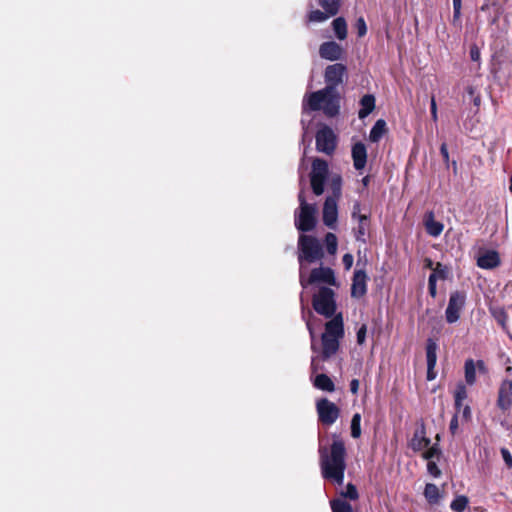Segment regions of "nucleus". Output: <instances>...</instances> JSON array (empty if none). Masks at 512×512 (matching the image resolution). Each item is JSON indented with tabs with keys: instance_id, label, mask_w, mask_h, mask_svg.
I'll use <instances>...</instances> for the list:
<instances>
[{
	"instance_id": "51",
	"label": "nucleus",
	"mask_w": 512,
	"mask_h": 512,
	"mask_svg": "<svg viewBox=\"0 0 512 512\" xmlns=\"http://www.w3.org/2000/svg\"><path fill=\"white\" fill-rule=\"evenodd\" d=\"M306 326H307V329H308V331H309V333H310V337H311V341H312L311 349H312L313 351H316V346H315V343H314V341H315V333H314V330H313L312 324H311V322H310V320H309V319H308V320H306Z\"/></svg>"
},
{
	"instance_id": "32",
	"label": "nucleus",
	"mask_w": 512,
	"mask_h": 512,
	"mask_svg": "<svg viewBox=\"0 0 512 512\" xmlns=\"http://www.w3.org/2000/svg\"><path fill=\"white\" fill-rule=\"evenodd\" d=\"M359 493L356 488V486L353 483H348L344 490L340 492V498L339 499H349L352 501L358 500Z\"/></svg>"
},
{
	"instance_id": "49",
	"label": "nucleus",
	"mask_w": 512,
	"mask_h": 512,
	"mask_svg": "<svg viewBox=\"0 0 512 512\" xmlns=\"http://www.w3.org/2000/svg\"><path fill=\"white\" fill-rule=\"evenodd\" d=\"M449 431L452 435H455L458 431V415L455 414L449 424Z\"/></svg>"
},
{
	"instance_id": "45",
	"label": "nucleus",
	"mask_w": 512,
	"mask_h": 512,
	"mask_svg": "<svg viewBox=\"0 0 512 512\" xmlns=\"http://www.w3.org/2000/svg\"><path fill=\"white\" fill-rule=\"evenodd\" d=\"M500 452H501L503 461L505 462L507 467L511 468L512 467V454L510 453V451L507 448H501Z\"/></svg>"
},
{
	"instance_id": "2",
	"label": "nucleus",
	"mask_w": 512,
	"mask_h": 512,
	"mask_svg": "<svg viewBox=\"0 0 512 512\" xmlns=\"http://www.w3.org/2000/svg\"><path fill=\"white\" fill-rule=\"evenodd\" d=\"M319 465L324 480L341 486L344 483L346 464V447L344 441L337 435H333V441L329 447L319 446Z\"/></svg>"
},
{
	"instance_id": "6",
	"label": "nucleus",
	"mask_w": 512,
	"mask_h": 512,
	"mask_svg": "<svg viewBox=\"0 0 512 512\" xmlns=\"http://www.w3.org/2000/svg\"><path fill=\"white\" fill-rule=\"evenodd\" d=\"M314 310L327 318L332 317L336 311L335 294L331 288L320 287L318 292L313 296Z\"/></svg>"
},
{
	"instance_id": "35",
	"label": "nucleus",
	"mask_w": 512,
	"mask_h": 512,
	"mask_svg": "<svg viewBox=\"0 0 512 512\" xmlns=\"http://www.w3.org/2000/svg\"><path fill=\"white\" fill-rule=\"evenodd\" d=\"M325 244L329 254L334 255L337 251V237L335 234L329 232L325 236Z\"/></svg>"
},
{
	"instance_id": "36",
	"label": "nucleus",
	"mask_w": 512,
	"mask_h": 512,
	"mask_svg": "<svg viewBox=\"0 0 512 512\" xmlns=\"http://www.w3.org/2000/svg\"><path fill=\"white\" fill-rule=\"evenodd\" d=\"M361 415L355 413L351 419V436L353 438H359L361 435Z\"/></svg>"
},
{
	"instance_id": "18",
	"label": "nucleus",
	"mask_w": 512,
	"mask_h": 512,
	"mask_svg": "<svg viewBox=\"0 0 512 512\" xmlns=\"http://www.w3.org/2000/svg\"><path fill=\"white\" fill-rule=\"evenodd\" d=\"M352 159L354 168L361 171L365 168L367 163V149L364 143L357 142L352 146Z\"/></svg>"
},
{
	"instance_id": "21",
	"label": "nucleus",
	"mask_w": 512,
	"mask_h": 512,
	"mask_svg": "<svg viewBox=\"0 0 512 512\" xmlns=\"http://www.w3.org/2000/svg\"><path fill=\"white\" fill-rule=\"evenodd\" d=\"M358 225L353 229L355 239L359 242H366V235L369 229V216H363L360 220L357 221Z\"/></svg>"
},
{
	"instance_id": "10",
	"label": "nucleus",
	"mask_w": 512,
	"mask_h": 512,
	"mask_svg": "<svg viewBox=\"0 0 512 512\" xmlns=\"http://www.w3.org/2000/svg\"><path fill=\"white\" fill-rule=\"evenodd\" d=\"M466 297L464 293L455 291L451 293L445 310L446 321L450 324L455 323L460 318V312L464 308Z\"/></svg>"
},
{
	"instance_id": "42",
	"label": "nucleus",
	"mask_w": 512,
	"mask_h": 512,
	"mask_svg": "<svg viewBox=\"0 0 512 512\" xmlns=\"http://www.w3.org/2000/svg\"><path fill=\"white\" fill-rule=\"evenodd\" d=\"M355 26H356L357 34L359 37H363L366 35L367 26H366V22L363 17H360L357 19Z\"/></svg>"
},
{
	"instance_id": "15",
	"label": "nucleus",
	"mask_w": 512,
	"mask_h": 512,
	"mask_svg": "<svg viewBox=\"0 0 512 512\" xmlns=\"http://www.w3.org/2000/svg\"><path fill=\"white\" fill-rule=\"evenodd\" d=\"M319 55L322 59L337 61L343 58L344 49L335 41H327L320 45Z\"/></svg>"
},
{
	"instance_id": "37",
	"label": "nucleus",
	"mask_w": 512,
	"mask_h": 512,
	"mask_svg": "<svg viewBox=\"0 0 512 512\" xmlns=\"http://www.w3.org/2000/svg\"><path fill=\"white\" fill-rule=\"evenodd\" d=\"M441 450L437 445H433L423 453V458L427 461H432L434 458H439Z\"/></svg>"
},
{
	"instance_id": "23",
	"label": "nucleus",
	"mask_w": 512,
	"mask_h": 512,
	"mask_svg": "<svg viewBox=\"0 0 512 512\" xmlns=\"http://www.w3.org/2000/svg\"><path fill=\"white\" fill-rule=\"evenodd\" d=\"M334 16L335 14H330V12H327L325 10L321 11L318 9L311 8L307 13L306 21L307 23H323Z\"/></svg>"
},
{
	"instance_id": "3",
	"label": "nucleus",
	"mask_w": 512,
	"mask_h": 512,
	"mask_svg": "<svg viewBox=\"0 0 512 512\" xmlns=\"http://www.w3.org/2000/svg\"><path fill=\"white\" fill-rule=\"evenodd\" d=\"M344 336V324L341 314L335 315L325 324V332L322 334V360H328L339 350V342Z\"/></svg>"
},
{
	"instance_id": "25",
	"label": "nucleus",
	"mask_w": 512,
	"mask_h": 512,
	"mask_svg": "<svg viewBox=\"0 0 512 512\" xmlns=\"http://www.w3.org/2000/svg\"><path fill=\"white\" fill-rule=\"evenodd\" d=\"M313 385L315 388L322 390V391L333 392L335 390V385H334L333 381L331 380V378L323 373L318 374L315 377V379L313 381Z\"/></svg>"
},
{
	"instance_id": "19",
	"label": "nucleus",
	"mask_w": 512,
	"mask_h": 512,
	"mask_svg": "<svg viewBox=\"0 0 512 512\" xmlns=\"http://www.w3.org/2000/svg\"><path fill=\"white\" fill-rule=\"evenodd\" d=\"M499 253L495 250H487L477 258V266L482 269H494L500 265Z\"/></svg>"
},
{
	"instance_id": "7",
	"label": "nucleus",
	"mask_w": 512,
	"mask_h": 512,
	"mask_svg": "<svg viewBox=\"0 0 512 512\" xmlns=\"http://www.w3.org/2000/svg\"><path fill=\"white\" fill-rule=\"evenodd\" d=\"M305 271L299 270V281L303 289L312 284H328L336 285V278L334 271L330 267L314 268L309 277H305Z\"/></svg>"
},
{
	"instance_id": "50",
	"label": "nucleus",
	"mask_w": 512,
	"mask_h": 512,
	"mask_svg": "<svg viewBox=\"0 0 512 512\" xmlns=\"http://www.w3.org/2000/svg\"><path fill=\"white\" fill-rule=\"evenodd\" d=\"M456 414L458 415L459 413L462 414V417L465 419V420H469L471 418V409H470V406L469 405H462V408L460 411L456 410Z\"/></svg>"
},
{
	"instance_id": "27",
	"label": "nucleus",
	"mask_w": 512,
	"mask_h": 512,
	"mask_svg": "<svg viewBox=\"0 0 512 512\" xmlns=\"http://www.w3.org/2000/svg\"><path fill=\"white\" fill-rule=\"evenodd\" d=\"M332 28L335 36L339 40H345L347 37V23L343 17H337L332 22Z\"/></svg>"
},
{
	"instance_id": "59",
	"label": "nucleus",
	"mask_w": 512,
	"mask_h": 512,
	"mask_svg": "<svg viewBox=\"0 0 512 512\" xmlns=\"http://www.w3.org/2000/svg\"><path fill=\"white\" fill-rule=\"evenodd\" d=\"M315 358L313 357L312 360H311V367H312V370L313 371H316L317 370V367L315 366Z\"/></svg>"
},
{
	"instance_id": "5",
	"label": "nucleus",
	"mask_w": 512,
	"mask_h": 512,
	"mask_svg": "<svg viewBox=\"0 0 512 512\" xmlns=\"http://www.w3.org/2000/svg\"><path fill=\"white\" fill-rule=\"evenodd\" d=\"M300 203L299 211L295 212V225L299 231L308 232L316 225V206L306 202L304 192L301 190L298 195Z\"/></svg>"
},
{
	"instance_id": "38",
	"label": "nucleus",
	"mask_w": 512,
	"mask_h": 512,
	"mask_svg": "<svg viewBox=\"0 0 512 512\" xmlns=\"http://www.w3.org/2000/svg\"><path fill=\"white\" fill-rule=\"evenodd\" d=\"M436 283H437V273H436V271H433L428 278V290H429V294L433 298H435L437 295Z\"/></svg>"
},
{
	"instance_id": "58",
	"label": "nucleus",
	"mask_w": 512,
	"mask_h": 512,
	"mask_svg": "<svg viewBox=\"0 0 512 512\" xmlns=\"http://www.w3.org/2000/svg\"><path fill=\"white\" fill-rule=\"evenodd\" d=\"M300 301H301V304H302V316L303 318H305V313H304V300H303V295L301 294V297H300Z\"/></svg>"
},
{
	"instance_id": "11",
	"label": "nucleus",
	"mask_w": 512,
	"mask_h": 512,
	"mask_svg": "<svg viewBox=\"0 0 512 512\" xmlns=\"http://www.w3.org/2000/svg\"><path fill=\"white\" fill-rule=\"evenodd\" d=\"M316 148L319 152L330 155L336 148V136L327 126L321 128L316 134Z\"/></svg>"
},
{
	"instance_id": "62",
	"label": "nucleus",
	"mask_w": 512,
	"mask_h": 512,
	"mask_svg": "<svg viewBox=\"0 0 512 512\" xmlns=\"http://www.w3.org/2000/svg\"><path fill=\"white\" fill-rule=\"evenodd\" d=\"M428 266L431 267L432 266V262L429 260L428 262Z\"/></svg>"
},
{
	"instance_id": "33",
	"label": "nucleus",
	"mask_w": 512,
	"mask_h": 512,
	"mask_svg": "<svg viewBox=\"0 0 512 512\" xmlns=\"http://www.w3.org/2000/svg\"><path fill=\"white\" fill-rule=\"evenodd\" d=\"M469 499L465 495H459L453 499L450 508L454 512H463L468 506Z\"/></svg>"
},
{
	"instance_id": "9",
	"label": "nucleus",
	"mask_w": 512,
	"mask_h": 512,
	"mask_svg": "<svg viewBox=\"0 0 512 512\" xmlns=\"http://www.w3.org/2000/svg\"><path fill=\"white\" fill-rule=\"evenodd\" d=\"M316 410L319 421L326 426L334 424L340 416L338 406L327 398L317 400Z\"/></svg>"
},
{
	"instance_id": "55",
	"label": "nucleus",
	"mask_w": 512,
	"mask_h": 512,
	"mask_svg": "<svg viewBox=\"0 0 512 512\" xmlns=\"http://www.w3.org/2000/svg\"><path fill=\"white\" fill-rule=\"evenodd\" d=\"M496 319L498 321V323H500L503 327L505 326V323H506V319H507V316H506V313L504 311H501L497 316H496Z\"/></svg>"
},
{
	"instance_id": "1",
	"label": "nucleus",
	"mask_w": 512,
	"mask_h": 512,
	"mask_svg": "<svg viewBox=\"0 0 512 512\" xmlns=\"http://www.w3.org/2000/svg\"><path fill=\"white\" fill-rule=\"evenodd\" d=\"M346 70V66L341 63L327 66L324 74L326 87L304 97L302 113L306 114L322 109L327 116H335L339 110L335 89L343 82Z\"/></svg>"
},
{
	"instance_id": "54",
	"label": "nucleus",
	"mask_w": 512,
	"mask_h": 512,
	"mask_svg": "<svg viewBox=\"0 0 512 512\" xmlns=\"http://www.w3.org/2000/svg\"><path fill=\"white\" fill-rule=\"evenodd\" d=\"M434 271H436V273H437V279L445 278V276H446L445 269L442 267V265L440 263L437 264V267L434 269Z\"/></svg>"
},
{
	"instance_id": "13",
	"label": "nucleus",
	"mask_w": 512,
	"mask_h": 512,
	"mask_svg": "<svg viewBox=\"0 0 512 512\" xmlns=\"http://www.w3.org/2000/svg\"><path fill=\"white\" fill-rule=\"evenodd\" d=\"M476 372L481 374L487 373V367L483 360L467 359L464 363V376L467 385H474L476 383Z\"/></svg>"
},
{
	"instance_id": "20",
	"label": "nucleus",
	"mask_w": 512,
	"mask_h": 512,
	"mask_svg": "<svg viewBox=\"0 0 512 512\" xmlns=\"http://www.w3.org/2000/svg\"><path fill=\"white\" fill-rule=\"evenodd\" d=\"M423 222L426 232L432 237H438L444 229V225L435 220L433 211L425 213Z\"/></svg>"
},
{
	"instance_id": "44",
	"label": "nucleus",
	"mask_w": 512,
	"mask_h": 512,
	"mask_svg": "<svg viewBox=\"0 0 512 512\" xmlns=\"http://www.w3.org/2000/svg\"><path fill=\"white\" fill-rule=\"evenodd\" d=\"M366 333H367V327L365 324H363L357 331L356 337H357V343L359 345L364 344L366 340Z\"/></svg>"
},
{
	"instance_id": "53",
	"label": "nucleus",
	"mask_w": 512,
	"mask_h": 512,
	"mask_svg": "<svg viewBox=\"0 0 512 512\" xmlns=\"http://www.w3.org/2000/svg\"><path fill=\"white\" fill-rule=\"evenodd\" d=\"M359 389V380L358 379H352L350 382V391L353 394H357Z\"/></svg>"
},
{
	"instance_id": "47",
	"label": "nucleus",
	"mask_w": 512,
	"mask_h": 512,
	"mask_svg": "<svg viewBox=\"0 0 512 512\" xmlns=\"http://www.w3.org/2000/svg\"><path fill=\"white\" fill-rule=\"evenodd\" d=\"M470 58L475 62L480 61V49L475 44L470 47Z\"/></svg>"
},
{
	"instance_id": "16",
	"label": "nucleus",
	"mask_w": 512,
	"mask_h": 512,
	"mask_svg": "<svg viewBox=\"0 0 512 512\" xmlns=\"http://www.w3.org/2000/svg\"><path fill=\"white\" fill-rule=\"evenodd\" d=\"M367 280L368 276L364 270H356L353 275L351 285V297L361 298L367 292Z\"/></svg>"
},
{
	"instance_id": "60",
	"label": "nucleus",
	"mask_w": 512,
	"mask_h": 512,
	"mask_svg": "<svg viewBox=\"0 0 512 512\" xmlns=\"http://www.w3.org/2000/svg\"><path fill=\"white\" fill-rule=\"evenodd\" d=\"M368 182H369V177L368 176L364 177L363 184L366 186V185H368Z\"/></svg>"
},
{
	"instance_id": "14",
	"label": "nucleus",
	"mask_w": 512,
	"mask_h": 512,
	"mask_svg": "<svg viewBox=\"0 0 512 512\" xmlns=\"http://www.w3.org/2000/svg\"><path fill=\"white\" fill-rule=\"evenodd\" d=\"M497 407L506 412L512 407V380L505 379L498 389Z\"/></svg>"
},
{
	"instance_id": "48",
	"label": "nucleus",
	"mask_w": 512,
	"mask_h": 512,
	"mask_svg": "<svg viewBox=\"0 0 512 512\" xmlns=\"http://www.w3.org/2000/svg\"><path fill=\"white\" fill-rule=\"evenodd\" d=\"M353 255L350 253H346L343 255L342 262L346 270H349L353 265Z\"/></svg>"
},
{
	"instance_id": "34",
	"label": "nucleus",
	"mask_w": 512,
	"mask_h": 512,
	"mask_svg": "<svg viewBox=\"0 0 512 512\" xmlns=\"http://www.w3.org/2000/svg\"><path fill=\"white\" fill-rule=\"evenodd\" d=\"M330 188L332 191V195L327 198H335L339 200L341 196V188H342V179L339 175L333 176L330 182Z\"/></svg>"
},
{
	"instance_id": "28",
	"label": "nucleus",
	"mask_w": 512,
	"mask_h": 512,
	"mask_svg": "<svg viewBox=\"0 0 512 512\" xmlns=\"http://www.w3.org/2000/svg\"><path fill=\"white\" fill-rule=\"evenodd\" d=\"M468 393L464 383L459 382L454 391L455 409L460 411Z\"/></svg>"
},
{
	"instance_id": "56",
	"label": "nucleus",
	"mask_w": 512,
	"mask_h": 512,
	"mask_svg": "<svg viewBox=\"0 0 512 512\" xmlns=\"http://www.w3.org/2000/svg\"><path fill=\"white\" fill-rule=\"evenodd\" d=\"M435 368H430V366H427V380L431 381L436 378V373L434 372Z\"/></svg>"
},
{
	"instance_id": "46",
	"label": "nucleus",
	"mask_w": 512,
	"mask_h": 512,
	"mask_svg": "<svg viewBox=\"0 0 512 512\" xmlns=\"http://www.w3.org/2000/svg\"><path fill=\"white\" fill-rule=\"evenodd\" d=\"M430 112H431L432 120L434 122H437V120H438V112H437V104H436V100H435L434 96L431 98Z\"/></svg>"
},
{
	"instance_id": "4",
	"label": "nucleus",
	"mask_w": 512,
	"mask_h": 512,
	"mask_svg": "<svg viewBox=\"0 0 512 512\" xmlns=\"http://www.w3.org/2000/svg\"><path fill=\"white\" fill-rule=\"evenodd\" d=\"M299 248V270L305 271V263H314L321 260L323 257V251L320 242L313 236L300 235L298 240Z\"/></svg>"
},
{
	"instance_id": "8",
	"label": "nucleus",
	"mask_w": 512,
	"mask_h": 512,
	"mask_svg": "<svg viewBox=\"0 0 512 512\" xmlns=\"http://www.w3.org/2000/svg\"><path fill=\"white\" fill-rule=\"evenodd\" d=\"M328 177V164L325 160L316 158L312 163L310 182L313 193L317 196L324 192V185Z\"/></svg>"
},
{
	"instance_id": "30",
	"label": "nucleus",
	"mask_w": 512,
	"mask_h": 512,
	"mask_svg": "<svg viewBox=\"0 0 512 512\" xmlns=\"http://www.w3.org/2000/svg\"><path fill=\"white\" fill-rule=\"evenodd\" d=\"M330 507L332 512H353L352 506L344 499H332Z\"/></svg>"
},
{
	"instance_id": "61",
	"label": "nucleus",
	"mask_w": 512,
	"mask_h": 512,
	"mask_svg": "<svg viewBox=\"0 0 512 512\" xmlns=\"http://www.w3.org/2000/svg\"><path fill=\"white\" fill-rule=\"evenodd\" d=\"M509 190H510V192L512 193V175H511V178H510V186H509Z\"/></svg>"
},
{
	"instance_id": "24",
	"label": "nucleus",
	"mask_w": 512,
	"mask_h": 512,
	"mask_svg": "<svg viewBox=\"0 0 512 512\" xmlns=\"http://www.w3.org/2000/svg\"><path fill=\"white\" fill-rule=\"evenodd\" d=\"M387 132L386 122L383 119H379L375 122L369 133V140L373 143H377Z\"/></svg>"
},
{
	"instance_id": "22",
	"label": "nucleus",
	"mask_w": 512,
	"mask_h": 512,
	"mask_svg": "<svg viewBox=\"0 0 512 512\" xmlns=\"http://www.w3.org/2000/svg\"><path fill=\"white\" fill-rule=\"evenodd\" d=\"M361 108L358 112L359 118L367 117L375 108V97L371 94L364 95L360 100Z\"/></svg>"
},
{
	"instance_id": "31",
	"label": "nucleus",
	"mask_w": 512,
	"mask_h": 512,
	"mask_svg": "<svg viewBox=\"0 0 512 512\" xmlns=\"http://www.w3.org/2000/svg\"><path fill=\"white\" fill-rule=\"evenodd\" d=\"M424 495L430 503L435 504L439 500V489L435 484L427 483L424 489Z\"/></svg>"
},
{
	"instance_id": "41",
	"label": "nucleus",
	"mask_w": 512,
	"mask_h": 512,
	"mask_svg": "<svg viewBox=\"0 0 512 512\" xmlns=\"http://www.w3.org/2000/svg\"><path fill=\"white\" fill-rule=\"evenodd\" d=\"M427 471L430 475H432L435 478L441 476V470L439 469L437 463L434 460L427 462Z\"/></svg>"
},
{
	"instance_id": "43",
	"label": "nucleus",
	"mask_w": 512,
	"mask_h": 512,
	"mask_svg": "<svg viewBox=\"0 0 512 512\" xmlns=\"http://www.w3.org/2000/svg\"><path fill=\"white\" fill-rule=\"evenodd\" d=\"M363 216H367L366 214H361V204L359 201H355L352 208L351 218L355 221L360 220Z\"/></svg>"
},
{
	"instance_id": "52",
	"label": "nucleus",
	"mask_w": 512,
	"mask_h": 512,
	"mask_svg": "<svg viewBox=\"0 0 512 512\" xmlns=\"http://www.w3.org/2000/svg\"><path fill=\"white\" fill-rule=\"evenodd\" d=\"M440 153L443 157V160L448 163L449 162V152H448V148H447V145L445 143H443L440 147Z\"/></svg>"
},
{
	"instance_id": "29",
	"label": "nucleus",
	"mask_w": 512,
	"mask_h": 512,
	"mask_svg": "<svg viewBox=\"0 0 512 512\" xmlns=\"http://www.w3.org/2000/svg\"><path fill=\"white\" fill-rule=\"evenodd\" d=\"M341 1L342 0H317V3L323 10L336 15L339 12Z\"/></svg>"
},
{
	"instance_id": "57",
	"label": "nucleus",
	"mask_w": 512,
	"mask_h": 512,
	"mask_svg": "<svg viewBox=\"0 0 512 512\" xmlns=\"http://www.w3.org/2000/svg\"><path fill=\"white\" fill-rule=\"evenodd\" d=\"M301 124H302V127H303V140L305 139V136L307 134V127L305 125V121L304 119L301 120Z\"/></svg>"
},
{
	"instance_id": "40",
	"label": "nucleus",
	"mask_w": 512,
	"mask_h": 512,
	"mask_svg": "<svg viewBox=\"0 0 512 512\" xmlns=\"http://www.w3.org/2000/svg\"><path fill=\"white\" fill-rule=\"evenodd\" d=\"M490 7H495L496 8L497 14L494 17H492L491 20H490L491 24H495L497 22V20H498V16H499V13H500V8L497 7V4L495 2L490 3L489 1H485L483 3V5L481 6V10L482 11H486V10L490 9Z\"/></svg>"
},
{
	"instance_id": "17",
	"label": "nucleus",
	"mask_w": 512,
	"mask_h": 512,
	"mask_svg": "<svg viewBox=\"0 0 512 512\" xmlns=\"http://www.w3.org/2000/svg\"><path fill=\"white\" fill-rule=\"evenodd\" d=\"M430 439L426 437V428L423 422L416 428L413 437L409 442V447L414 452L422 451L430 445Z\"/></svg>"
},
{
	"instance_id": "26",
	"label": "nucleus",
	"mask_w": 512,
	"mask_h": 512,
	"mask_svg": "<svg viewBox=\"0 0 512 512\" xmlns=\"http://www.w3.org/2000/svg\"><path fill=\"white\" fill-rule=\"evenodd\" d=\"M437 349L438 345L436 341L429 338L426 343V360H427V366H430V368H435L437 363Z\"/></svg>"
},
{
	"instance_id": "12",
	"label": "nucleus",
	"mask_w": 512,
	"mask_h": 512,
	"mask_svg": "<svg viewBox=\"0 0 512 512\" xmlns=\"http://www.w3.org/2000/svg\"><path fill=\"white\" fill-rule=\"evenodd\" d=\"M338 200L335 198H326L323 211H322V219L323 223L330 229H335L338 219Z\"/></svg>"
},
{
	"instance_id": "39",
	"label": "nucleus",
	"mask_w": 512,
	"mask_h": 512,
	"mask_svg": "<svg viewBox=\"0 0 512 512\" xmlns=\"http://www.w3.org/2000/svg\"><path fill=\"white\" fill-rule=\"evenodd\" d=\"M462 0H453V24L460 22Z\"/></svg>"
}]
</instances>
